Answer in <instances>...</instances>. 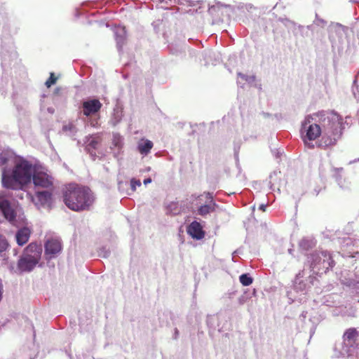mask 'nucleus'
<instances>
[{
	"instance_id": "1",
	"label": "nucleus",
	"mask_w": 359,
	"mask_h": 359,
	"mask_svg": "<svg viewBox=\"0 0 359 359\" xmlns=\"http://www.w3.org/2000/svg\"><path fill=\"white\" fill-rule=\"evenodd\" d=\"M65 205L76 212L90 210L95 201L93 191L88 187L76 184L67 185L62 191Z\"/></svg>"
},
{
	"instance_id": "2",
	"label": "nucleus",
	"mask_w": 359,
	"mask_h": 359,
	"mask_svg": "<svg viewBox=\"0 0 359 359\" xmlns=\"http://www.w3.org/2000/svg\"><path fill=\"white\" fill-rule=\"evenodd\" d=\"M342 120L339 115L333 111L326 114L323 119V135L318 144L319 147L327 149L337 144L342 135Z\"/></svg>"
},
{
	"instance_id": "3",
	"label": "nucleus",
	"mask_w": 359,
	"mask_h": 359,
	"mask_svg": "<svg viewBox=\"0 0 359 359\" xmlns=\"http://www.w3.org/2000/svg\"><path fill=\"white\" fill-rule=\"evenodd\" d=\"M32 176V165L27 161H22L15 165L11 175L3 177L2 182L6 188L20 189L31 181Z\"/></svg>"
},
{
	"instance_id": "4",
	"label": "nucleus",
	"mask_w": 359,
	"mask_h": 359,
	"mask_svg": "<svg viewBox=\"0 0 359 359\" xmlns=\"http://www.w3.org/2000/svg\"><path fill=\"white\" fill-rule=\"evenodd\" d=\"M311 116H307L302 124V133H305L304 136V142H306V139L309 140H316L322 133L320 126L316 123H311Z\"/></svg>"
},
{
	"instance_id": "5",
	"label": "nucleus",
	"mask_w": 359,
	"mask_h": 359,
	"mask_svg": "<svg viewBox=\"0 0 359 359\" xmlns=\"http://www.w3.org/2000/svg\"><path fill=\"white\" fill-rule=\"evenodd\" d=\"M0 211L9 222H13L15 219L17 213L15 204L7 196L4 195L0 196Z\"/></svg>"
},
{
	"instance_id": "6",
	"label": "nucleus",
	"mask_w": 359,
	"mask_h": 359,
	"mask_svg": "<svg viewBox=\"0 0 359 359\" xmlns=\"http://www.w3.org/2000/svg\"><path fill=\"white\" fill-rule=\"evenodd\" d=\"M32 180L36 187L49 189L53 185L52 177L39 169L34 170L32 174Z\"/></svg>"
},
{
	"instance_id": "7",
	"label": "nucleus",
	"mask_w": 359,
	"mask_h": 359,
	"mask_svg": "<svg viewBox=\"0 0 359 359\" xmlns=\"http://www.w3.org/2000/svg\"><path fill=\"white\" fill-rule=\"evenodd\" d=\"M45 254L49 258H53L59 254L62 250L61 241L57 238H49L46 241L44 245Z\"/></svg>"
},
{
	"instance_id": "8",
	"label": "nucleus",
	"mask_w": 359,
	"mask_h": 359,
	"mask_svg": "<svg viewBox=\"0 0 359 359\" xmlns=\"http://www.w3.org/2000/svg\"><path fill=\"white\" fill-rule=\"evenodd\" d=\"M30 198L34 204L40 208L50 201L52 193L49 191H36L34 196L30 195Z\"/></svg>"
},
{
	"instance_id": "9",
	"label": "nucleus",
	"mask_w": 359,
	"mask_h": 359,
	"mask_svg": "<svg viewBox=\"0 0 359 359\" xmlns=\"http://www.w3.org/2000/svg\"><path fill=\"white\" fill-rule=\"evenodd\" d=\"M82 106L83 115L89 116L98 112L102 108V104L100 100L93 99L83 102Z\"/></svg>"
},
{
	"instance_id": "10",
	"label": "nucleus",
	"mask_w": 359,
	"mask_h": 359,
	"mask_svg": "<svg viewBox=\"0 0 359 359\" xmlns=\"http://www.w3.org/2000/svg\"><path fill=\"white\" fill-rule=\"evenodd\" d=\"M38 262L39 261L27 255H24L19 259L18 262V269L21 272H28L32 271L36 266Z\"/></svg>"
},
{
	"instance_id": "11",
	"label": "nucleus",
	"mask_w": 359,
	"mask_h": 359,
	"mask_svg": "<svg viewBox=\"0 0 359 359\" xmlns=\"http://www.w3.org/2000/svg\"><path fill=\"white\" fill-rule=\"evenodd\" d=\"M205 198L208 203L201 205L198 209V214L201 216H205L215 210L216 203L213 201L212 195L210 193H206Z\"/></svg>"
},
{
	"instance_id": "12",
	"label": "nucleus",
	"mask_w": 359,
	"mask_h": 359,
	"mask_svg": "<svg viewBox=\"0 0 359 359\" xmlns=\"http://www.w3.org/2000/svg\"><path fill=\"white\" fill-rule=\"evenodd\" d=\"M42 248L41 245L36 243H31L25 250V255L39 261Z\"/></svg>"
},
{
	"instance_id": "13",
	"label": "nucleus",
	"mask_w": 359,
	"mask_h": 359,
	"mask_svg": "<svg viewBox=\"0 0 359 359\" xmlns=\"http://www.w3.org/2000/svg\"><path fill=\"white\" fill-rule=\"evenodd\" d=\"M187 232L192 238L196 239H201L205 236L201 224L196 221L190 224L188 226Z\"/></svg>"
},
{
	"instance_id": "14",
	"label": "nucleus",
	"mask_w": 359,
	"mask_h": 359,
	"mask_svg": "<svg viewBox=\"0 0 359 359\" xmlns=\"http://www.w3.org/2000/svg\"><path fill=\"white\" fill-rule=\"evenodd\" d=\"M31 231L28 228L24 227L16 233V241L19 245H23L27 243L30 237Z\"/></svg>"
},
{
	"instance_id": "15",
	"label": "nucleus",
	"mask_w": 359,
	"mask_h": 359,
	"mask_svg": "<svg viewBox=\"0 0 359 359\" xmlns=\"http://www.w3.org/2000/svg\"><path fill=\"white\" fill-rule=\"evenodd\" d=\"M358 336V332L355 328L351 327L346 330L344 334L343 338L345 342L348 345L352 346L355 343Z\"/></svg>"
},
{
	"instance_id": "16",
	"label": "nucleus",
	"mask_w": 359,
	"mask_h": 359,
	"mask_svg": "<svg viewBox=\"0 0 359 359\" xmlns=\"http://www.w3.org/2000/svg\"><path fill=\"white\" fill-rule=\"evenodd\" d=\"M154 144L151 141L149 140H142L137 145L138 151L144 155L147 156L149 153H150L151 149L153 148Z\"/></svg>"
},
{
	"instance_id": "17",
	"label": "nucleus",
	"mask_w": 359,
	"mask_h": 359,
	"mask_svg": "<svg viewBox=\"0 0 359 359\" xmlns=\"http://www.w3.org/2000/svg\"><path fill=\"white\" fill-rule=\"evenodd\" d=\"M321 255L323 257V268H325L326 269H328L329 268H332L334 265V261L333 260L331 255L326 252H323L321 253Z\"/></svg>"
},
{
	"instance_id": "18",
	"label": "nucleus",
	"mask_w": 359,
	"mask_h": 359,
	"mask_svg": "<svg viewBox=\"0 0 359 359\" xmlns=\"http://www.w3.org/2000/svg\"><path fill=\"white\" fill-rule=\"evenodd\" d=\"M126 38V33L125 28H121V34H116V40L117 44L119 46H121L124 43Z\"/></svg>"
},
{
	"instance_id": "19",
	"label": "nucleus",
	"mask_w": 359,
	"mask_h": 359,
	"mask_svg": "<svg viewBox=\"0 0 359 359\" xmlns=\"http://www.w3.org/2000/svg\"><path fill=\"white\" fill-rule=\"evenodd\" d=\"M240 282L244 286H248L252 283V278L248 276V274H242L240 278Z\"/></svg>"
},
{
	"instance_id": "20",
	"label": "nucleus",
	"mask_w": 359,
	"mask_h": 359,
	"mask_svg": "<svg viewBox=\"0 0 359 359\" xmlns=\"http://www.w3.org/2000/svg\"><path fill=\"white\" fill-rule=\"evenodd\" d=\"M57 80V77L55 76V74L51 72L50 74V76L48 79L46 81L45 85L47 88H50L51 86L54 85Z\"/></svg>"
},
{
	"instance_id": "21",
	"label": "nucleus",
	"mask_w": 359,
	"mask_h": 359,
	"mask_svg": "<svg viewBox=\"0 0 359 359\" xmlns=\"http://www.w3.org/2000/svg\"><path fill=\"white\" fill-rule=\"evenodd\" d=\"M168 210L174 215H177L180 212L177 203L175 202H171L168 206Z\"/></svg>"
},
{
	"instance_id": "22",
	"label": "nucleus",
	"mask_w": 359,
	"mask_h": 359,
	"mask_svg": "<svg viewBox=\"0 0 359 359\" xmlns=\"http://www.w3.org/2000/svg\"><path fill=\"white\" fill-rule=\"evenodd\" d=\"M141 186V182L139 180H136L135 178H133L130 180V187L133 191H135L136 190L137 187Z\"/></svg>"
},
{
	"instance_id": "23",
	"label": "nucleus",
	"mask_w": 359,
	"mask_h": 359,
	"mask_svg": "<svg viewBox=\"0 0 359 359\" xmlns=\"http://www.w3.org/2000/svg\"><path fill=\"white\" fill-rule=\"evenodd\" d=\"M8 246V243L5 238H0V252L5 251Z\"/></svg>"
},
{
	"instance_id": "24",
	"label": "nucleus",
	"mask_w": 359,
	"mask_h": 359,
	"mask_svg": "<svg viewBox=\"0 0 359 359\" xmlns=\"http://www.w3.org/2000/svg\"><path fill=\"white\" fill-rule=\"evenodd\" d=\"M98 144H99V141L97 140L93 139L89 142V143L88 144V147L96 149Z\"/></svg>"
},
{
	"instance_id": "25",
	"label": "nucleus",
	"mask_w": 359,
	"mask_h": 359,
	"mask_svg": "<svg viewBox=\"0 0 359 359\" xmlns=\"http://www.w3.org/2000/svg\"><path fill=\"white\" fill-rule=\"evenodd\" d=\"M3 293H4V286L3 284L0 282V302L2 300L3 298Z\"/></svg>"
},
{
	"instance_id": "26",
	"label": "nucleus",
	"mask_w": 359,
	"mask_h": 359,
	"mask_svg": "<svg viewBox=\"0 0 359 359\" xmlns=\"http://www.w3.org/2000/svg\"><path fill=\"white\" fill-rule=\"evenodd\" d=\"M266 205H265V204H261L259 207V209L263 212L266 211Z\"/></svg>"
},
{
	"instance_id": "27",
	"label": "nucleus",
	"mask_w": 359,
	"mask_h": 359,
	"mask_svg": "<svg viewBox=\"0 0 359 359\" xmlns=\"http://www.w3.org/2000/svg\"><path fill=\"white\" fill-rule=\"evenodd\" d=\"M238 76L242 78L243 80L248 81L247 76L243 74L242 73H238Z\"/></svg>"
},
{
	"instance_id": "28",
	"label": "nucleus",
	"mask_w": 359,
	"mask_h": 359,
	"mask_svg": "<svg viewBox=\"0 0 359 359\" xmlns=\"http://www.w3.org/2000/svg\"><path fill=\"white\" fill-rule=\"evenodd\" d=\"M151 178H147L144 180V184H147L149 183H151Z\"/></svg>"
},
{
	"instance_id": "29",
	"label": "nucleus",
	"mask_w": 359,
	"mask_h": 359,
	"mask_svg": "<svg viewBox=\"0 0 359 359\" xmlns=\"http://www.w3.org/2000/svg\"><path fill=\"white\" fill-rule=\"evenodd\" d=\"M60 90V89L59 88H56L55 90V93H57V94L59 93Z\"/></svg>"
}]
</instances>
